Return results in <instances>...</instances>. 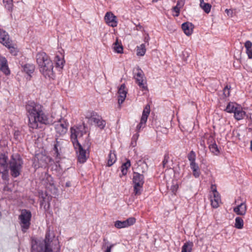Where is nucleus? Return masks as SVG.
I'll use <instances>...</instances> for the list:
<instances>
[{"label":"nucleus","instance_id":"obj_21","mask_svg":"<svg viewBox=\"0 0 252 252\" xmlns=\"http://www.w3.org/2000/svg\"><path fill=\"white\" fill-rule=\"evenodd\" d=\"M10 41L8 33L5 31L0 29V42L3 45H8Z\"/></svg>","mask_w":252,"mask_h":252},{"label":"nucleus","instance_id":"obj_57","mask_svg":"<svg viewBox=\"0 0 252 252\" xmlns=\"http://www.w3.org/2000/svg\"><path fill=\"white\" fill-rule=\"evenodd\" d=\"M4 189L5 190H8V188L7 187H5Z\"/></svg>","mask_w":252,"mask_h":252},{"label":"nucleus","instance_id":"obj_20","mask_svg":"<svg viewBox=\"0 0 252 252\" xmlns=\"http://www.w3.org/2000/svg\"><path fill=\"white\" fill-rule=\"evenodd\" d=\"M211 140H213V137L212 136H210L208 141V144H209V149L211 153H213L214 155L218 156L220 153V150L219 149L216 143L213 142L212 144L210 143V142H212Z\"/></svg>","mask_w":252,"mask_h":252},{"label":"nucleus","instance_id":"obj_1","mask_svg":"<svg viewBox=\"0 0 252 252\" xmlns=\"http://www.w3.org/2000/svg\"><path fill=\"white\" fill-rule=\"evenodd\" d=\"M28 113L29 126L36 129L39 124L49 125L52 123L43 111L42 106L33 101L29 102L26 106Z\"/></svg>","mask_w":252,"mask_h":252},{"label":"nucleus","instance_id":"obj_15","mask_svg":"<svg viewBox=\"0 0 252 252\" xmlns=\"http://www.w3.org/2000/svg\"><path fill=\"white\" fill-rule=\"evenodd\" d=\"M136 70L137 72L135 75L136 82L140 87L142 88L144 90H146L147 88L144 84V75L143 72L139 68H137Z\"/></svg>","mask_w":252,"mask_h":252},{"label":"nucleus","instance_id":"obj_44","mask_svg":"<svg viewBox=\"0 0 252 252\" xmlns=\"http://www.w3.org/2000/svg\"><path fill=\"white\" fill-rule=\"evenodd\" d=\"M185 0H178L177 6L180 8H182L185 4Z\"/></svg>","mask_w":252,"mask_h":252},{"label":"nucleus","instance_id":"obj_37","mask_svg":"<svg viewBox=\"0 0 252 252\" xmlns=\"http://www.w3.org/2000/svg\"><path fill=\"white\" fill-rule=\"evenodd\" d=\"M61 141L57 140L56 143L54 145V150L55 152L56 157L60 155V150H61Z\"/></svg>","mask_w":252,"mask_h":252},{"label":"nucleus","instance_id":"obj_25","mask_svg":"<svg viewBox=\"0 0 252 252\" xmlns=\"http://www.w3.org/2000/svg\"><path fill=\"white\" fill-rule=\"evenodd\" d=\"M190 167L192 171V174L193 176L197 178H198L200 175L201 172L200 168L196 163L189 164Z\"/></svg>","mask_w":252,"mask_h":252},{"label":"nucleus","instance_id":"obj_52","mask_svg":"<svg viewBox=\"0 0 252 252\" xmlns=\"http://www.w3.org/2000/svg\"><path fill=\"white\" fill-rule=\"evenodd\" d=\"M167 162H168L167 159L165 158L162 162L163 166H165V165L167 163Z\"/></svg>","mask_w":252,"mask_h":252},{"label":"nucleus","instance_id":"obj_23","mask_svg":"<svg viewBox=\"0 0 252 252\" xmlns=\"http://www.w3.org/2000/svg\"><path fill=\"white\" fill-rule=\"evenodd\" d=\"M113 49L114 51L118 54H122L123 53V46L121 41L117 38L116 41L113 44Z\"/></svg>","mask_w":252,"mask_h":252},{"label":"nucleus","instance_id":"obj_31","mask_svg":"<svg viewBox=\"0 0 252 252\" xmlns=\"http://www.w3.org/2000/svg\"><path fill=\"white\" fill-rule=\"evenodd\" d=\"M193 246V243L191 242H186L182 248V252H191Z\"/></svg>","mask_w":252,"mask_h":252},{"label":"nucleus","instance_id":"obj_28","mask_svg":"<svg viewBox=\"0 0 252 252\" xmlns=\"http://www.w3.org/2000/svg\"><path fill=\"white\" fill-rule=\"evenodd\" d=\"M239 105L235 102H229L226 106L225 111L228 113H233Z\"/></svg>","mask_w":252,"mask_h":252},{"label":"nucleus","instance_id":"obj_56","mask_svg":"<svg viewBox=\"0 0 252 252\" xmlns=\"http://www.w3.org/2000/svg\"><path fill=\"white\" fill-rule=\"evenodd\" d=\"M251 150L252 151V140L251 141V147H250Z\"/></svg>","mask_w":252,"mask_h":252},{"label":"nucleus","instance_id":"obj_8","mask_svg":"<svg viewBox=\"0 0 252 252\" xmlns=\"http://www.w3.org/2000/svg\"><path fill=\"white\" fill-rule=\"evenodd\" d=\"M144 182L143 175L134 172L133 177V183L134 184V192L135 195H140L141 193Z\"/></svg>","mask_w":252,"mask_h":252},{"label":"nucleus","instance_id":"obj_51","mask_svg":"<svg viewBox=\"0 0 252 252\" xmlns=\"http://www.w3.org/2000/svg\"><path fill=\"white\" fill-rule=\"evenodd\" d=\"M225 11L228 15L230 14V13H232V11L230 9H226Z\"/></svg>","mask_w":252,"mask_h":252},{"label":"nucleus","instance_id":"obj_16","mask_svg":"<svg viewBox=\"0 0 252 252\" xmlns=\"http://www.w3.org/2000/svg\"><path fill=\"white\" fill-rule=\"evenodd\" d=\"M118 93V103L119 104H121L125 101L127 94V90L126 88L125 84L121 85L119 88Z\"/></svg>","mask_w":252,"mask_h":252},{"label":"nucleus","instance_id":"obj_27","mask_svg":"<svg viewBox=\"0 0 252 252\" xmlns=\"http://www.w3.org/2000/svg\"><path fill=\"white\" fill-rule=\"evenodd\" d=\"M117 158L115 153L114 151H110L107 159V165L112 166L116 161Z\"/></svg>","mask_w":252,"mask_h":252},{"label":"nucleus","instance_id":"obj_42","mask_svg":"<svg viewBox=\"0 0 252 252\" xmlns=\"http://www.w3.org/2000/svg\"><path fill=\"white\" fill-rule=\"evenodd\" d=\"M230 88H228V86H226L223 90V94L225 97H228L229 96L230 94Z\"/></svg>","mask_w":252,"mask_h":252},{"label":"nucleus","instance_id":"obj_30","mask_svg":"<svg viewBox=\"0 0 252 252\" xmlns=\"http://www.w3.org/2000/svg\"><path fill=\"white\" fill-rule=\"evenodd\" d=\"M200 0V7L206 13H209L210 12L211 8V5L208 3H205L204 0Z\"/></svg>","mask_w":252,"mask_h":252},{"label":"nucleus","instance_id":"obj_9","mask_svg":"<svg viewBox=\"0 0 252 252\" xmlns=\"http://www.w3.org/2000/svg\"><path fill=\"white\" fill-rule=\"evenodd\" d=\"M76 150L78 160L80 163H84L89 157V153L87 150L80 144L75 143L73 144Z\"/></svg>","mask_w":252,"mask_h":252},{"label":"nucleus","instance_id":"obj_6","mask_svg":"<svg viewBox=\"0 0 252 252\" xmlns=\"http://www.w3.org/2000/svg\"><path fill=\"white\" fill-rule=\"evenodd\" d=\"M31 217L32 214L30 211L26 210H23L21 211V213L19 216V220L23 232H26L29 228Z\"/></svg>","mask_w":252,"mask_h":252},{"label":"nucleus","instance_id":"obj_50","mask_svg":"<svg viewBox=\"0 0 252 252\" xmlns=\"http://www.w3.org/2000/svg\"><path fill=\"white\" fill-rule=\"evenodd\" d=\"M41 197L42 198V200L41 201V205H43L44 202L46 201V200H48L47 198H46V197H44L43 196H41Z\"/></svg>","mask_w":252,"mask_h":252},{"label":"nucleus","instance_id":"obj_11","mask_svg":"<svg viewBox=\"0 0 252 252\" xmlns=\"http://www.w3.org/2000/svg\"><path fill=\"white\" fill-rule=\"evenodd\" d=\"M150 105H146L143 111L140 122L136 126V131L138 132L140 131V130L145 126L148 117L150 114Z\"/></svg>","mask_w":252,"mask_h":252},{"label":"nucleus","instance_id":"obj_24","mask_svg":"<svg viewBox=\"0 0 252 252\" xmlns=\"http://www.w3.org/2000/svg\"><path fill=\"white\" fill-rule=\"evenodd\" d=\"M7 170V158L4 155L0 156V172H5Z\"/></svg>","mask_w":252,"mask_h":252},{"label":"nucleus","instance_id":"obj_36","mask_svg":"<svg viewBox=\"0 0 252 252\" xmlns=\"http://www.w3.org/2000/svg\"><path fill=\"white\" fill-rule=\"evenodd\" d=\"M188 158L189 160V164H192L196 163V155L195 153L191 151L188 155Z\"/></svg>","mask_w":252,"mask_h":252},{"label":"nucleus","instance_id":"obj_22","mask_svg":"<svg viewBox=\"0 0 252 252\" xmlns=\"http://www.w3.org/2000/svg\"><path fill=\"white\" fill-rule=\"evenodd\" d=\"M234 117L237 120L243 119L246 115V112L243 111L242 107L239 105L234 112Z\"/></svg>","mask_w":252,"mask_h":252},{"label":"nucleus","instance_id":"obj_19","mask_svg":"<svg viewBox=\"0 0 252 252\" xmlns=\"http://www.w3.org/2000/svg\"><path fill=\"white\" fill-rule=\"evenodd\" d=\"M233 211L238 215L244 216L247 212V205L243 202L233 208Z\"/></svg>","mask_w":252,"mask_h":252},{"label":"nucleus","instance_id":"obj_14","mask_svg":"<svg viewBox=\"0 0 252 252\" xmlns=\"http://www.w3.org/2000/svg\"><path fill=\"white\" fill-rule=\"evenodd\" d=\"M104 20L106 23L112 27H116L118 25V20L116 16L111 12H107L105 15Z\"/></svg>","mask_w":252,"mask_h":252},{"label":"nucleus","instance_id":"obj_3","mask_svg":"<svg viewBox=\"0 0 252 252\" xmlns=\"http://www.w3.org/2000/svg\"><path fill=\"white\" fill-rule=\"evenodd\" d=\"M50 237V232H47L44 241L38 240L33 242L32 252H60L58 247L54 251L51 249Z\"/></svg>","mask_w":252,"mask_h":252},{"label":"nucleus","instance_id":"obj_49","mask_svg":"<svg viewBox=\"0 0 252 252\" xmlns=\"http://www.w3.org/2000/svg\"><path fill=\"white\" fill-rule=\"evenodd\" d=\"M150 39V37L148 35H147L144 38V42H145V43H147V45L149 44V40Z\"/></svg>","mask_w":252,"mask_h":252},{"label":"nucleus","instance_id":"obj_40","mask_svg":"<svg viewBox=\"0 0 252 252\" xmlns=\"http://www.w3.org/2000/svg\"><path fill=\"white\" fill-rule=\"evenodd\" d=\"M139 167H141L142 172H145L147 169V164L144 161H139Z\"/></svg>","mask_w":252,"mask_h":252},{"label":"nucleus","instance_id":"obj_46","mask_svg":"<svg viewBox=\"0 0 252 252\" xmlns=\"http://www.w3.org/2000/svg\"><path fill=\"white\" fill-rule=\"evenodd\" d=\"M246 53L249 59H252V49L246 51Z\"/></svg>","mask_w":252,"mask_h":252},{"label":"nucleus","instance_id":"obj_29","mask_svg":"<svg viewBox=\"0 0 252 252\" xmlns=\"http://www.w3.org/2000/svg\"><path fill=\"white\" fill-rule=\"evenodd\" d=\"M146 51L145 44H141L136 47V55L139 56H143L145 54Z\"/></svg>","mask_w":252,"mask_h":252},{"label":"nucleus","instance_id":"obj_43","mask_svg":"<svg viewBox=\"0 0 252 252\" xmlns=\"http://www.w3.org/2000/svg\"><path fill=\"white\" fill-rule=\"evenodd\" d=\"M245 47L246 49V51L252 49V42L250 40L246 41V42L245 43Z\"/></svg>","mask_w":252,"mask_h":252},{"label":"nucleus","instance_id":"obj_38","mask_svg":"<svg viewBox=\"0 0 252 252\" xmlns=\"http://www.w3.org/2000/svg\"><path fill=\"white\" fill-rule=\"evenodd\" d=\"M5 7L8 10H11L13 7L12 0H3Z\"/></svg>","mask_w":252,"mask_h":252},{"label":"nucleus","instance_id":"obj_55","mask_svg":"<svg viewBox=\"0 0 252 252\" xmlns=\"http://www.w3.org/2000/svg\"><path fill=\"white\" fill-rule=\"evenodd\" d=\"M138 137V134H136L134 136V138H136V139H137Z\"/></svg>","mask_w":252,"mask_h":252},{"label":"nucleus","instance_id":"obj_2","mask_svg":"<svg viewBox=\"0 0 252 252\" xmlns=\"http://www.w3.org/2000/svg\"><path fill=\"white\" fill-rule=\"evenodd\" d=\"M36 62L40 72L45 77L49 79L55 77L52 61L44 52H39L36 55Z\"/></svg>","mask_w":252,"mask_h":252},{"label":"nucleus","instance_id":"obj_13","mask_svg":"<svg viewBox=\"0 0 252 252\" xmlns=\"http://www.w3.org/2000/svg\"><path fill=\"white\" fill-rule=\"evenodd\" d=\"M135 221V219L134 218L131 217L124 221H116L114 223V226L117 228L121 229L133 225Z\"/></svg>","mask_w":252,"mask_h":252},{"label":"nucleus","instance_id":"obj_41","mask_svg":"<svg viewBox=\"0 0 252 252\" xmlns=\"http://www.w3.org/2000/svg\"><path fill=\"white\" fill-rule=\"evenodd\" d=\"M178 189V185L176 182H173L172 185L171 187V190L175 193Z\"/></svg>","mask_w":252,"mask_h":252},{"label":"nucleus","instance_id":"obj_39","mask_svg":"<svg viewBox=\"0 0 252 252\" xmlns=\"http://www.w3.org/2000/svg\"><path fill=\"white\" fill-rule=\"evenodd\" d=\"M181 8H179L178 6H177V5H176L175 6H174L173 9H172V11L173 12H174V13H173V16H178L179 14H180V9Z\"/></svg>","mask_w":252,"mask_h":252},{"label":"nucleus","instance_id":"obj_45","mask_svg":"<svg viewBox=\"0 0 252 252\" xmlns=\"http://www.w3.org/2000/svg\"><path fill=\"white\" fill-rule=\"evenodd\" d=\"M0 173L2 174V178L3 180H7L8 179V170L3 172H0Z\"/></svg>","mask_w":252,"mask_h":252},{"label":"nucleus","instance_id":"obj_18","mask_svg":"<svg viewBox=\"0 0 252 252\" xmlns=\"http://www.w3.org/2000/svg\"><path fill=\"white\" fill-rule=\"evenodd\" d=\"M0 70L5 75H8L10 73L7 60L4 57L2 56H0Z\"/></svg>","mask_w":252,"mask_h":252},{"label":"nucleus","instance_id":"obj_7","mask_svg":"<svg viewBox=\"0 0 252 252\" xmlns=\"http://www.w3.org/2000/svg\"><path fill=\"white\" fill-rule=\"evenodd\" d=\"M85 117L89 120L90 123H94L100 129H103L105 126V122L95 113L88 112L86 113Z\"/></svg>","mask_w":252,"mask_h":252},{"label":"nucleus","instance_id":"obj_5","mask_svg":"<svg viewBox=\"0 0 252 252\" xmlns=\"http://www.w3.org/2000/svg\"><path fill=\"white\" fill-rule=\"evenodd\" d=\"M70 138L72 144L79 143L80 138L86 133L84 126H75L70 128Z\"/></svg>","mask_w":252,"mask_h":252},{"label":"nucleus","instance_id":"obj_4","mask_svg":"<svg viewBox=\"0 0 252 252\" xmlns=\"http://www.w3.org/2000/svg\"><path fill=\"white\" fill-rule=\"evenodd\" d=\"M22 164V160L19 155L12 157L10 162V169L13 177H17L20 175Z\"/></svg>","mask_w":252,"mask_h":252},{"label":"nucleus","instance_id":"obj_32","mask_svg":"<svg viewBox=\"0 0 252 252\" xmlns=\"http://www.w3.org/2000/svg\"><path fill=\"white\" fill-rule=\"evenodd\" d=\"M234 226L239 229H242L244 226L243 220L239 217H236L235 220Z\"/></svg>","mask_w":252,"mask_h":252},{"label":"nucleus","instance_id":"obj_26","mask_svg":"<svg viewBox=\"0 0 252 252\" xmlns=\"http://www.w3.org/2000/svg\"><path fill=\"white\" fill-rule=\"evenodd\" d=\"M22 70L29 76L32 73L34 70V65L32 64H26L22 66Z\"/></svg>","mask_w":252,"mask_h":252},{"label":"nucleus","instance_id":"obj_12","mask_svg":"<svg viewBox=\"0 0 252 252\" xmlns=\"http://www.w3.org/2000/svg\"><path fill=\"white\" fill-rule=\"evenodd\" d=\"M68 123L63 118L60 119L55 125V128L57 133L60 135H64L67 131Z\"/></svg>","mask_w":252,"mask_h":252},{"label":"nucleus","instance_id":"obj_33","mask_svg":"<svg viewBox=\"0 0 252 252\" xmlns=\"http://www.w3.org/2000/svg\"><path fill=\"white\" fill-rule=\"evenodd\" d=\"M130 161L127 160L126 162L123 163L121 166L122 175H125L127 172V169L130 166Z\"/></svg>","mask_w":252,"mask_h":252},{"label":"nucleus","instance_id":"obj_10","mask_svg":"<svg viewBox=\"0 0 252 252\" xmlns=\"http://www.w3.org/2000/svg\"><path fill=\"white\" fill-rule=\"evenodd\" d=\"M209 195L211 206L214 208H217L221 203V199L219 193L217 191L215 186L212 185L211 191Z\"/></svg>","mask_w":252,"mask_h":252},{"label":"nucleus","instance_id":"obj_58","mask_svg":"<svg viewBox=\"0 0 252 252\" xmlns=\"http://www.w3.org/2000/svg\"><path fill=\"white\" fill-rule=\"evenodd\" d=\"M42 196H43L44 197V195H43V194H42ZM45 197H46V198H47H47H49V196H47V195L46 194H45Z\"/></svg>","mask_w":252,"mask_h":252},{"label":"nucleus","instance_id":"obj_53","mask_svg":"<svg viewBox=\"0 0 252 252\" xmlns=\"http://www.w3.org/2000/svg\"><path fill=\"white\" fill-rule=\"evenodd\" d=\"M200 145L201 146H202V147H203L204 148H205V143H204V141H202L201 143H200Z\"/></svg>","mask_w":252,"mask_h":252},{"label":"nucleus","instance_id":"obj_35","mask_svg":"<svg viewBox=\"0 0 252 252\" xmlns=\"http://www.w3.org/2000/svg\"><path fill=\"white\" fill-rule=\"evenodd\" d=\"M8 44V45L4 46L9 49L10 52L12 55L16 56L19 51L18 49L12 45L11 41L9 42Z\"/></svg>","mask_w":252,"mask_h":252},{"label":"nucleus","instance_id":"obj_48","mask_svg":"<svg viewBox=\"0 0 252 252\" xmlns=\"http://www.w3.org/2000/svg\"><path fill=\"white\" fill-rule=\"evenodd\" d=\"M14 137L16 139L19 140V136H20V132L18 131L14 132Z\"/></svg>","mask_w":252,"mask_h":252},{"label":"nucleus","instance_id":"obj_54","mask_svg":"<svg viewBox=\"0 0 252 252\" xmlns=\"http://www.w3.org/2000/svg\"><path fill=\"white\" fill-rule=\"evenodd\" d=\"M42 156V158H43V159L44 160H45L46 158H47L45 156Z\"/></svg>","mask_w":252,"mask_h":252},{"label":"nucleus","instance_id":"obj_34","mask_svg":"<svg viewBox=\"0 0 252 252\" xmlns=\"http://www.w3.org/2000/svg\"><path fill=\"white\" fill-rule=\"evenodd\" d=\"M56 66L63 68L64 63V60L63 58L57 56L55 58Z\"/></svg>","mask_w":252,"mask_h":252},{"label":"nucleus","instance_id":"obj_17","mask_svg":"<svg viewBox=\"0 0 252 252\" xmlns=\"http://www.w3.org/2000/svg\"><path fill=\"white\" fill-rule=\"evenodd\" d=\"M182 28L185 34L189 36L193 33L194 26L190 22H186L182 24Z\"/></svg>","mask_w":252,"mask_h":252},{"label":"nucleus","instance_id":"obj_47","mask_svg":"<svg viewBox=\"0 0 252 252\" xmlns=\"http://www.w3.org/2000/svg\"><path fill=\"white\" fill-rule=\"evenodd\" d=\"M113 247V245L107 246L104 252H111V249Z\"/></svg>","mask_w":252,"mask_h":252}]
</instances>
